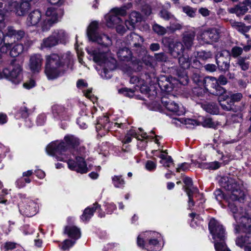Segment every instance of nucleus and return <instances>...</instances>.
Listing matches in <instances>:
<instances>
[{"label": "nucleus", "instance_id": "f257e3e1", "mask_svg": "<svg viewBox=\"0 0 251 251\" xmlns=\"http://www.w3.org/2000/svg\"><path fill=\"white\" fill-rule=\"evenodd\" d=\"M72 61L70 52H67L61 56L56 53H52L46 56L45 73L49 79H55L64 74Z\"/></svg>", "mask_w": 251, "mask_h": 251}, {"label": "nucleus", "instance_id": "f03ea898", "mask_svg": "<svg viewBox=\"0 0 251 251\" xmlns=\"http://www.w3.org/2000/svg\"><path fill=\"white\" fill-rule=\"evenodd\" d=\"M64 141H55L50 144L46 148L47 153L55 156L57 160L65 161L67 157L65 152L71 148L77 151L79 141L77 138L71 135L65 136Z\"/></svg>", "mask_w": 251, "mask_h": 251}, {"label": "nucleus", "instance_id": "7ed1b4c3", "mask_svg": "<svg viewBox=\"0 0 251 251\" xmlns=\"http://www.w3.org/2000/svg\"><path fill=\"white\" fill-rule=\"evenodd\" d=\"M221 186L231 192L230 198L232 201L242 202L245 199L244 192L241 190L243 182L236 177L224 176L220 180Z\"/></svg>", "mask_w": 251, "mask_h": 251}, {"label": "nucleus", "instance_id": "20e7f679", "mask_svg": "<svg viewBox=\"0 0 251 251\" xmlns=\"http://www.w3.org/2000/svg\"><path fill=\"white\" fill-rule=\"evenodd\" d=\"M208 228L214 240L216 251H230L225 243L226 234L223 226L214 218H212L209 222Z\"/></svg>", "mask_w": 251, "mask_h": 251}, {"label": "nucleus", "instance_id": "39448f33", "mask_svg": "<svg viewBox=\"0 0 251 251\" xmlns=\"http://www.w3.org/2000/svg\"><path fill=\"white\" fill-rule=\"evenodd\" d=\"M87 52L93 57V60L100 65L104 64V68L101 73V76L106 79L111 77L108 74V71H112L116 68L117 61L113 57H108L107 52H100V50H96L93 48L87 49Z\"/></svg>", "mask_w": 251, "mask_h": 251}, {"label": "nucleus", "instance_id": "423d86ee", "mask_svg": "<svg viewBox=\"0 0 251 251\" xmlns=\"http://www.w3.org/2000/svg\"><path fill=\"white\" fill-rule=\"evenodd\" d=\"M16 59H13L10 62L12 69L5 68L2 72L0 71V79L5 77L13 83L18 84L21 82L22 79L21 66L19 64H16Z\"/></svg>", "mask_w": 251, "mask_h": 251}, {"label": "nucleus", "instance_id": "0eeeda50", "mask_svg": "<svg viewBox=\"0 0 251 251\" xmlns=\"http://www.w3.org/2000/svg\"><path fill=\"white\" fill-rule=\"evenodd\" d=\"M63 14V10L61 8H55L53 7H48L46 12V18L41 23L42 31H48L54 24L59 21Z\"/></svg>", "mask_w": 251, "mask_h": 251}, {"label": "nucleus", "instance_id": "6e6552de", "mask_svg": "<svg viewBox=\"0 0 251 251\" xmlns=\"http://www.w3.org/2000/svg\"><path fill=\"white\" fill-rule=\"evenodd\" d=\"M84 147H80V152L78 153V155L76 156L75 160L73 159H69L67 164L69 168L72 170L76 171L80 174H85L88 172V169L87 167V164L85 161L84 157L81 153V151H84Z\"/></svg>", "mask_w": 251, "mask_h": 251}, {"label": "nucleus", "instance_id": "1a4fd4ad", "mask_svg": "<svg viewBox=\"0 0 251 251\" xmlns=\"http://www.w3.org/2000/svg\"><path fill=\"white\" fill-rule=\"evenodd\" d=\"M203 86L207 92L215 96H222L226 92V89L218 84L217 78L215 77H205Z\"/></svg>", "mask_w": 251, "mask_h": 251}, {"label": "nucleus", "instance_id": "9d476101", "mask_svg": "<svg viewBox=\"0 0 251 251\" xmlns=\"http://www.w3.org/2000/svg\"><path fill=\"white\" fill-rule=\"evenodd\" d=\"M234 219L237 225H235V233H239L241 230L243 232H247L249 230V226H251V217L245 209L241 214L235 215Z\"/></svg>", "mask_w": 251, "mask_h": 251}, {"label": "nucleus", "instance_id": "9b49d317", "mask_svg": "<svg viewBox=\"0 0 251 251\" xmlns=\"http://www.w3.org/2000/svg\"><path fill=\"white\" fill-rule=\"evenodd\" d=\"M216 62L218 70L226 72L230 67V52L224 50L219 52L216 56Z\"/></svg>", "mask_w": 251, "mask_h": 251}, {"label": "nucleus", "instance_id": "f8f14e48", "mask_svg": "<svg viewBox=\"0 0 251 251\" xmlns=\"http://www.w3.org/2000/svg\"><path fill=\"white\" fill-rule=\"evenodd\" d=\"M251 8V0H244L233 7L228 9L231 14H235L237 17H240L244 15Z\"/></svg>", "mask_w": 251, "mask_h": 251}, {"label": "nucleus", "instance_id": "ddd939ff", "mask_svg": "<svg viewBox=\"0 0 251 251\" xmlns=\"http://www.w3.org/2000/svg\"><path fill=\"white\" fill-rule=\"evenodd\" d=\"M249 230L244 236H239L235 240L236 245L244 248V251H251V226H249Z\"/></svg>", "mask_w": 251, "mask_h": 251}, {"label": "nucleus", "instance_id": "4468645a", "mask_svg": "<svg viewBox=\"0 0 251 251\" xmlns=\"http://www.w3.org/2000/svg\"><path fill=\"white\" fill-rule=\"evenodd\" d=\"M219 32L216 28H212L204 31L201 34V39L206 44L216 42L219 39Z\"/></svg>", "mask_w": 251, "mask_h": 251}, {"label": "nucleus", "instance_id": "2eb2a0df", "mask_svg": "<svg viewBox=\"0 0 251 251\" xmlns=\"http://www.w3.org/2000/svg\"><path fill=\"white\" fill-rule=\"evenodd\" d=\"M161 102L166 108L177 115H180L183 114V111L180 110L178 104L171 100L165 97L161 99Z\"/></svg>", "mask_w": 251, "mask_h": 251}, {"label": "nucleus", "instance_id": "dca6fc26", "mask_svg": "<svg viewBox=\"0 0 251 251\" xmlns=\"http://www.w3.org/2000/svg\"><path fill=\"white\" fill-rule=\"evenodd\" d=\"M43 63V58L39 54L31 56L29 59V68L33 73H38L41 70Z\"/></svg>", "mask_w": 251, "mask_h": 251}, {"label": "nucleus", "instance_id": "f3484780", "mask_svg": "<svg viewBox=\"0 0 251 251\" xmlns=\"http://www.w3.org/2000/svg\"><path fill=\"white\" fill-rule=\"evenodd\" d=\"M129 44L133 48L137 49V51H140L143 48L141 43L144 41L143 38L135 33H131L127 36Z\"/></svg>", "mask_w": 251, "mask_h": 251}, {"label": "nucleus", "instance_id": "a211bd4d", "mask_svg": "<svg viewBox=\"0 0 251 251\" xmlns=\"http://www.w3.org/2000/svg\"><path fill=\"white\" fill-rule=\"evenodd\" d=\"M93 42H96L100 45L102 48H104L105 50L100 52H107L109 51L108 48L112 45V40L110 37L105 34H99L93 40Z\"/></svg>", "mask_w": 251, "mask_h": 251}, {"label": "nucleus", "instance_id": "6ab92c4d", "mask_svg": "<svg viewBox=\"0 0 251 251\" xmlns=\"http://www.w3.org/2000/svg\"><path fill=\"white\" fill-rule=\"evenodd\" d=\"M36 204L32 201L27 203L21 204L20 207V211L24 215L27 217H31L36 213Z\"/></svg>", "mask_w": 251, "mask_h": 251}, {"label": "nucleus", "instance_id": "aec40b11", "mask_svg": "<svg viewBox=\"0 0 251 251\" xmlns=\"http://www.w3.org/2000/svg\"><path fill=\"white\" fill-rule=\"evenodd\" d=\"M196 33L193 30H187L182 34V42L184 47L189 50L193 46Z\"/></svg>", "mask_w": 251, "mask_h": 251}, {"label": "nucleus", "instance_id": "412c9836", "mask_svg": "<svg viewBox=\"0 0 251 251\" xmlns=\"http://www.w3.org/2000/svg\"><path fill=\"white\" fill-rule=\"evenodd\" d=\"M158 85L162 91L170 92L173 90L172 84L169 76L161 75L157 79Z\"/></svg>", "mask_w": 251, "mask_h": 251}, {"label": "nucleus", "instance_id": "4be33fe9", "mask_svg": "<svg viewBox=\"0 0 251 251\" xmlns=\"http://www.w3.org/2000/svg\"><path fill=\"white\" fill-rule=\"evenodd\" d=\"M184 50V46L180 42L170 44L169 46V53L174 58H179V56H181L180 55Z\"/></svg>", "mask_w": 251, "mask_h": 251}, {"label": "nucleus", "instance_id": "5701e85b", "mask_svg": "<svg viewBox=\"0 0 251 251\" xmlns=\"http://www.w3.org/2000/svg\"><path fill=\"white\" fill-rule=\"evenodd\" d=\"M52 112L54 117L65 120L69 116L68 110L63 106L54 104L52 106Z\"/></svg>", "mask_w": 251, "mask_h": 251}, {"label": "nucleus", "instance_id": "b1692460", "mask_svg": "<svg viewBox=\"0 0 251 251\" xmlns=\"http://www.w3.org/2000/svg\"><path fill=\"white\" fill-rule=\"evenodd\" d=\"M141 15L136 11L132 12L129 15V20L125 21V25L128 29L132 30L136 23L141 21Z\"/></svg>", "mask_w": 251, "mask_h": 251}, {"label": "nucleus", "instance_id": "393cba45", "mask_svg": "<svg viewBox=\"0 0 251 251\" xmlns=\"http://www.w3.org/2000/svg\"><path fill=\"white\" fill-rule=\"evenodd\" d=\"M41 19L42 14L41 12L38 10H34L28 15L27 18V24L29 26L37 25Z\"/></svg>", "mask_w": 251, "mask_h": 251}, {"label": "nucleus", "instance_id": "a878e982", "mask_svg": "<svg viewBox=\"0 0 251 251\" xmlns=\"http://www.w3.org/2000/svg\"><path fill=\"white\" fill-rule=\"evenodd\" d=\"M25 35L24 30H16L12 26H8L7 28L6 36L14 38V40H19L22 39Z\"/></svg>", "mask_w": 251, "mask_h": 251}, {"label": "nucleus", "instance_id": "bb28decb", "mask_svg": "<svg viewBox=\"0 0 251 251\" xmlns=\"http://www.w3.org/2000/svg\"><path fill=\"white\" fill-rule=\"evenodd\" d=\"M64 233L67 234L70 238L75 240L79 238L81 235L80 229L75 226H66Z\"/></svg>", "mask_w": 251, "mask_h": 251}, {"label": "nucleus", "instance_id": "cd10ccee", "mask_svg": "<svg viewBox=\"0 0 251 251\" xmlns=\"http://www.w3.org/2000/svg\"><path fill=\"white\" fill-rule=\"evenodd\" d=\"M54 38L58 44H65L68 41V36L65 30L56 29L52 32Z\"/></svg>", "mask_w": 251, "mask_h": 251}, {"label": "nucleus", "instance_id": "c85d7f7f", "mask_svg": "<svg viewBox=\"0 0 251 251\" xmlns=\"http://www.w3.org/2000/svg\"><path fill=\"white\" fill-rule=\"evenodd\" d=\"M230 24L232 27L243 34H245L251 29V26L246 25L244 23L230 20Z\"/></svg>", "mask_w": 251, "mask_h": 251}, {"label": "nucleus", "instance_id": "c756f323", "mask_svg": "<svg viewBox=\"0 0 251 251\" xmlns=\"http://www.w3.org/2000/svg\"><path fill=\"white\" fill-rule=\"evenodd\" d=\"M58 45V42L56 41L54 36L52 33L49 37L44 38L41 44V47L42 49L44 48H51Z\"/></svg>", "mask_w": 251, "mask_h": 251}, {"label": "nucleus", "instance_id": "7c9ffc66", "mask_svg": "<svg viewBox=\"0 0 251 251\" xmlns=\"http://www.w3.org/2000/svg\"><path fill=\"white\" fill-rule=\"evenodd\" d=\"M16 13L17 15L23 16L25 15L29 10L30 4L28 2L22 1L19 4L15 5Z\"/></svg>", "mask_w": 251, "mask_h": 251}, {"label": "nucleus", "instance_id": "2f4dec72", "mask_svg": "<svg viewBox=\"0 0 251 251\" xmlns=\"http://www.w3.org/2000/svg\"><path fill=\"white\" fill-rule=\"evenodd\" d=\"M202 107L207 112L213 115L219 114V108L215 102H209L202 104Z\"/></svg>", "mask_w": 251, "mask_h": 251}, {"label": "nucleus", "instance_id": "473e14b6", "mask_svg": "<svg viewBox=\"0 0 251 251\" xmlns=\"http://www.w3.org/2000/svg\"><path fill=\"white\" fill-rule=\"evenodd\" d=\"M98 23L97 22H93L89 25L87 29V35L90 40H93L99 34L97 32Z\"/></svg>", "mask_w": 251, "mask_h": 251}, {"label": "nucleus", "instance_id": "72a5a7b5", "mask_svg": "<svg viewBox=\"0 0 251 251\" xmlns=\"http://www.w3.org/2000/svg\"><path fill=\"white\" fill-rule=\"evenodd\" d=\"M145 249L149 251H158L161 250V247L157 239L151 238L149 242L145 244Z\"/></svg>", "mask_w": 251, "mask_h": 251}, {"label": "nucleus", "instance_id": "f704fd0d", "mask_svg": "<svg viewBox=\"0 0 251 251\" xmlns=\"http://www.w3.org/2000/svg\"><path fill=\"white\" fill-rule=\"evenodd\" d=\"M191 58L188 55L183 54L178 58V63L180 67L183 69H188L191 66Z\"/></svg>", "mask_w": 251, "mask_h": 251}, {"label": "nucleus", "instance_id": "c9c22d12", "mask_svg": "<svg viewBox=\"0 0 251 251\" xmlns=\"http://www.w3.org/2000/svg\"><path fill=\"white\" fill-rule=\"evenodd\" d=\"M121 22V19L114 13L109 15L106 19L107 25L109 27H112L115 25H118Z\"/></svg>", "mask_w": 251, "mask_h": 251}, {"label": "nucleus", "instance_id": "e433bc0d", "mask_svg": "<svg viewBox=\"0 0 251 251\" xmlns=\"http://www.w3.org/2000/svg\"><path fill=\"white\" fill-rule=\"evenodd\" d=\"M117 55L120 60H128L131 57V51L127 48L124 47L119 50Z\"/></svg>", "mask_w": 251, "mask_h": 251}, {"label": "nucleus", "instance_id": "4c0bfd02", "mask_svg": "<svg viewBox=\"0 0 251 251\" xmlns=\"http://www.w3.org/2000/svg\"><path fill=\"white\" fill-rule=\"evenodd\" d=\"M193 82L198 86L203 85L204 77L201 75L199 70L194 72L191 76Z\"/></svg>", "mask_w": 251, "mask_h": 251}, {"label": "nucleus", "instance_id": "58836bf2", "mask_svg": "<svg viewBox=\"0 0 251 251\" xmlns=\"http://www.w3.org/2000/svg\"><path fill=\"white\" fill-rule=\"evenodd\" d=\"M25 50L23 44H17L14 45L10 50V55L12 57H16L22 53Z\"/></svg>", "mask_w": 251, "mask_h": 251}, {"label": "nucleus", "instance_id": "ea45409f", "mask_svg": "<svg viewBox=\"0 0 251 251\" xmlns=\"http://www.w3.org/2000/svg\"><path fill=\"white\" fill-rule=\"evenodd\" d=\"M132 7L131 3H127L126 5H124L120 8H114L112 9V12L116 15L124 16L126 14V10Z\"/></svg>", "mask_w": 251, "mask_h": 251}, {"label": "nucleus", "instance_id": "a19ab883", "mask_svg": "<svg viewBox=\"0 0 251 251\" xmlns=\"http://www.w3.org/2000/svg\"><path fill=\"white\" fill-rule=\"evenodd\" d=\"M219 102L220 105L223 110L227 111H236V109L232 102V101L229 100V101L224 100L223 101H220Z\"/></svg>", "mask_w": 251, "mask_h": 251}, {"label": "nucleus", "instance_id": "79ce46f5", "mask_svg": "<svg viewBox=\"0 0 251 251\" xmlns=\"http://www.w3.org/2000/svg\"><path fill=\"white\" fill-rule=\"evenodd\" d=\"M247 57H240L237 59L236 65L238 66L242 71H247L250 66L249 62L247 61Z\"/></svg>", "mask_w": 251, "mask_h": 251}, {"label": "nucleus", "instance_id": "37998d69", "mask_svg": "<svg viewBox=\"0 0 251 251\" xmlns=\"http://www.w3.org/2000/svg\"><path fill=\"white\" fill-rule=\"evenodd\" d=\"M207 91L205 89L201 87H196L192 90V94L194 97H196L202 100L205 96Z\"/></svg>", "mask_w": 251, "mask_h": 251}, {"label": "nucleus", "instance_id": "c03bdc74", "mask_svg": "<svg viewBox=\"0 0 251 251\" xmlns=\"http://www.w3.org/2000/svg\"><path fill=\"white\" fill-rule=\"evenodd\" d=\"M159 15L161 18L166 21L175 18L174 16L168 10L165 9H161L159 13Z\"/></svg>", "mask_w": 251, "mask_h": 251}, {"label": "nucleus", "instance_id": "a18cd8bd", "mask_svg": "<svg viewBox=\"0 0 251 251\" xmlns=\"http://www.w3.org/2000/svg\"><path fill=\"white\" fill-rule=\"evenodd\" d=\"M228 207L230 209V211L232 212L234 217L235 215L241 214V213H242L245 209H244L243 207H240L239 208H238L237 206L235 204V203L233 202L229 203Z\"/></svg>", "mask_w": 251, "mask_h": 251}, {"label": "nucleus", "instance_id": "49530a36", "mask_svg": "<svg viewBox=\"0 0 251 251\" xmlns=\"http://www.w3.org/2000/svg\"><path fill=\"white\" fill-rule=\"evenodd\" d=\"M243 51L242 48L235 46L233 47L231 50V53H230V56H232L233 58H237L241 55Z\"/></svg>", "mask_w": 251, "mask_h": 251}, {"label": "nucleus", "instance_id": "de8ad7c7", "mask_svg": "<svg viewBox=\"0 0 251 251\" xmlns=\"http://www.w3.org/2000/svg\"><path fill=\"white\" fill-rule=\"evenodd\" d=\"M93 216V213L91 211L90 207H88L84 210L83 213L81 216V219L83 221H88Z\"/></svg>", "mask_w": 251, "mask_h": 251}, {"label": "nucleus", "instance_id": "09e8293b", "mask_svg": "<svg viewBox=\"0 0 251 251\" xmlns=\"http://www.w3.org/2000/svg\"><path fill=\"white\" fill-rule=\"evenodd\" d=\"M197 55L199 58L203 60H206L209 58H210L212 57V54L211 51H206L205 50H201L197 52Z\"/></svg>", "mask_w": 251, "mask_h": 251}, {"label": "nucleus", "instance_id": "8fccbe9b", "mask_svg": "<svg viewBox=\"0 0 251 251\" xmlns=\"http://www.w3.org/2000/svg\"><path fill=\"white\" fill-rule=\"evenodd\" d=\"M112 181L114 186L116 187H123L125 184V181L121 176H114L112 178Z\"/></svg>", "mask_w": 251, "mask_h": 251}, {"label": "nucleus", "instance_id": "3c124183", "mask_svg": "<svg viewBox=\"0 0 251 251\" xmlns=\"http://www.w3.org/2000/svg\"><path fill=\"white\" fill-rule=\"evenodd\" d=\"M152 29L155 33L160 35H163L167 32V30L165 27L157 24L153 25Z\"/></svg>", "mask_w": 251, "mask_h": 251}, {"label": "nucleus", "instance_id": "603ef678", "mask_svg": "<svg viewBox=\"0 0 251 251\" xmlns=\"http://www.w3.org/2000/svg\"><path fill=\"white\" fill-rule=\"evenodd\" d=\"M119 93L128 97H132L134 95V90L127 88H123L119 90Z\"/></svg>", "mask_w": 251, "mask_h": 251}, {"label": "nucleus", "instance_id": "864d4df0", "mask_svg": "<svg viewBox=\"0 0 251 251\" xmlns=\"http://www.w3.org/2000/svg\"><path fill=\"white\" fill-rule=\"evenodd\" d=\"M183 12L190 17H194L196 10L189 6H185L182 7Z\"/></svg>", "mask_w": 251, "mask_h": 251}, {"label": "nucleus", "instance_id": "5fc2aeb1", "mask_svg": "<svg viewBox=\"0 0 251 251\" xmlns=\"http://www.w3.org/2000/svg\"><path fill=\"white\" fill-rule=\"evenodd\" d=\"M154 56L156 60L158 62H166L168 60L167 55L164 52L155 53Z\"/></svg>", "mask_w": 251, "mask_h": 251}, {"label": "nucleus", "instance_id": "6e6d98bb", "mask_svg": "<svg viewBox=\"0 0 251 251\" xmlns=\"http://www.w3.org/2000/svg\"><path fill=\"white\" fill-rule=\"evenodd\" d=\"M184 191L186 192L188 197H193V195L199 192V190L196 187L191 188H184Z\"/></svg>", "mask_w": 251, "mask_h": 251}, {"label": "nucleus", "instance_id": "4d7b16f0", "mask_svg": "<svg viewBox=\"0 0 251 251\" xmlns=\"http://www.w3.org/2000/svg\"><path fill=\"white\" fill-rule=\"evenodd\" d=\"M75 241H72V240L67 239L65 240L61 247V249L64 251L69 249L71 247L73 246L75 244Z\"/></svg>", "mask_w": 251, "mask_h": 251}, {"label": "nucleus", "instance_id": "13d9d810", "mask_svg": "<svg viewBox=\"0 0 251 251\" xmlns=\"http://www.w3.org/2000/svg\"><path fill=\"white\" fill-rule=\"evenodd\" d=\"M191 66L192 68L196 69V70H199L202 66L201 63L197 59L194 58L191 61Z\"/></svg>", "mask_w": 251, "mask_h": 251}, {"label": "nucleus", "instance_id": "bf43d9fd", "mask_svg": "<svg viewBox=\"0 0 251 251\" xmlns=\"http://www.w3.org/2000/svg\"><path fill=\"white\" fill-rule=\"evenodd\" d=\"M190 168V165L187 163H183L178 165V167L176 168V172H180L181 171H186L188 170Z\"/></svg>", "mask_w": 251, "mask_h": 251}, {"label": "nucleus", "instance_id": "052dcab7", "mask_svg": "<svg viewBox=\"0 0 251 251\" xmlns=\"http://www.w3.org/2000/svg\"><path fill=\"white\" fill-rule=\"evenodd\" d=\"M242 119V114L241 113L233 114L231 117V121L233 123H239Z\"/></svg>", "mask_w": 251, "mask_h": 251}, {"label": "nucleus", "instance_id": "680f3d73", "mask_svg": "<svg viewBox=\"0 0 251 251\" xmlns=\"http://www.w3.org/2000/svg\"><path fill=\"white\" fill-rule=\"evenodd\" d=\"M183 182L185 184V186L183 188H191L194 187L193 186V181L191 178L189 177H185L183 179Z\"/></svg>", "mask_w": 251, "mask_h": 251}, {"label": "nucleus", "instance_id": "e2e57ef3", "mask_svg": "<svg viewBox=\"0 0 251 251\" xmlns=\"http://www.w3.org/2000/svg\"><path fill=\"white\" fill-rule=\"evenodd\" d=\"M204 69L207 72H214L216 71L217 67L215 64H207L204 65Z\"/></svg>", "mask_w": 251, "mask_h": 251}, {"label": "nucleus", "instance_id": "0e129e2a", "mask_svg": "<svg viewBox=\"0 0 251 251\" xmlns=\"http://www.w3.org/2000/svg\"><path fill=\"white\" fill-rule=\"evenodd\" d=\"M217 81H218V84L219 85H225L227 83V78L224 76V75H220L218 78H217Z\"/></svg>", "mask_w": 251, "mask_h": 251}, {"label": "nucleus", "instance_id": "69168bd1", "mask_svg": "<svg viewBox=\"0 0 251 251\" xmlns=\"http://www.w3.org/2000/svg\"><path fill=\"white\" fill-rule=\"evenodd\" d=\"M19 113L20 114L21 116L23 118H26L29 115L28 109L25 106H23L21 108L19 111Z\"/></svg>", "mask_w": 251, "mask_h": 251}, {"label": "nucleus", "instance_id": "338daca9", "mask_svg": "<svg viewBox=\"0 0 251 251\" xmlns=\"http://www.w3.org/2000/svg\"><path fill=\"white\" fill-rule=\"evenodd\" d=\"M216 199L218 201H221L224 199V196L223 192L220 189L216 190L214 193Z\"/></svg>", "mask_w": 251, "mask_h": 251}, {"label": "nucleus", "instance_id": "774afa93", "mask_svg": "<svg viewBox=\"0 0 251 251\" xmlns=\"http://www.w3.org/2000/svg\"><path fill=\"white\" fill-rule=\"evenodd\" d=\"M182 27V25L178 23H171L169 28L171 30L174 32L176 30H180Z\"/></svg>", "mask_w": 251, "mask_h": 251}]
</instances>
